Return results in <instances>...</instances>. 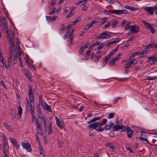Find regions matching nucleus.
I'll use <instances>...</instances> for the list:
<instances>
[{
	"mask_svg": "<svg viewBox=\"0 0 157 157\" xmlns=\"http://www.w3.org/2000/svg\"><path fill=\"white\" fill-rule=\"evenodd\" d=\"M111 37V35L109 34L108 32L106 31L102 33L100 35L97 37L98 39H106Z\"/></svg>",
	"mask_w": 157,
	"mask_h": 157,
	"instance_id": "20e7f679",
	"label": "nucleus"
},
{
	"mask_svg": "<svg viewBox=\"0 0 157 157\" xmlns=\"http://www.w3.org/2000/svg\"><path fill=\"white\" fill-rule=\"evenodd\" d=\"M25 76L29 80H31V77L29 75V73L27 71V72L25 73Z\"/></svg>",
	"mask_w": 157,
	"mask_h": 157,
	"instance_id": "ea45409f",
	"label": "nucleus"
},
{
	"mask_svg": "<svg viewBox=\"0 0 157 157\" xmlns=\"http://www.w3.org/2000/svg\"><path fill=\"white\" fill-rule=\"evenodd\" d=\"M73 13L71 11H70L69 13L67 15V17L68 18H69L73 15Z\"/></svg>",
	"mask_w": 157,
	"mask_h": 157,
	"instance_id": "4d7b16f0",
	"label": "nucleus"
},
{
	"mask_svg": "<svg viewBox=\"0 0 157 157\" xmlns=\"http://www.w3.org/2000/svg\"><path fill=\"white\" fill-rule=\"evenodd\" d=\"M18 112L17 114V115L18 116V119H20L21 117V115L22 112V109L20 105L18 106Z\"/></svg>",
	"mask_w": 157,
	"mask_h": 157,
	"instance_id": "4be33fe9",
	"label": "nucleus"
},
{
	"mask_svg": "<svg viewBox=\"0 0 157 157\" xmlns=\"http://www.w3.org/2000/svg\"><path fill=\"white\" fill-rule=\"evenodd\" d=\"M35 123L36 128L37 132L36 133H39V134L42 135V133L41 132L42 125L39 123L38 120L37 119L35 120Z\"/></svg>",
	"mask_w": 157,
	"mask_h": 157,
	"instance_id": "39448f33",
	"label": "nucleus"
},
{
	"mask_svg": "<svg viewBox=\"0 0 157 157\" xmlns=\"http://www.w3.org/2000/svg\"><path fill=\"white\" fill-rule=\"evenodd\" d=\"M144 134H145V133H143L142 132L141 133L140 135V139L141 140H142L145 141H146L147 142H148V141L147 140V139H145V138H144V137H143Z\"/></svg>",
	"mask_w": 157,
	"mask_h": 157,
	"instance_id": "e433bc0d",
	"label": "nucleus"
},
{
	"mask_svg": "<svg viewBox=\"0 0 157 157\" xmlns=\"http://www.w3.org/2000/svg\"><path fill=\"white\" fill-rule=\"evenodd\" d=\"M91 52L90 49H88V51L86 52V55L85 57V59L88 60L89 58L90 54Z\"/></svg>",
	"mask_w": 157,
	"mask_h": 157,
	"instance_id": "a878e982",
	"label": "nucleus"
},
{
	"mask_svg": "<svg viewBox=\"0 0 157 157\" xmlns=\"http://www.w3.org/2000/svg\"><path fill=\"white\" fill-rule=\"evenodd\" d=\"M72 24H70L66 28V29L68 28L69 29L67 30V33L65 34L64 35V39H67V36L69 35V34L70 33V29L71 28L72 26Z\"/></svg>",
	"mask_w": 157,
	"mask_h": 157,
	"instance_id": "a211bd4d",
	"label": "nucleus"
},
{
	"mask_svg": "<svg viewBox=\"0 0 157 157\" xmlns=\"http://www.w3.org/2000/svg\"><path fill=\"white\" fill-rule=\"evenodd\" d=\"M154 44L153 43H151V44H149L146 45V48L145 49H149L152 48L153 47Z\"/></svg>",
	"mask_w": 157,
	"mask_h": 157,
	"instance_id": "a18cd8bd",
	"label": "nucleus"
},
{
	"mask_svg": "<svg viewBox=\"0 0 157 157\" xmlns=\"http://www.w3.org/2000/svg\"><path fill=\"white\" fill-rule=\"evenodd\" d=\"M56 10V8L55 7L53 8V9H52V11H51L50 12V13H49V14L52 15V14H53L55 13Z\"/></svg>",
	"mask_w": 157,
	"mask_h": 157,
	"instance_id": "680f3d73",
	"label": "nucleus"
},
{
	"mask_svg": "<svg viewBox=\"0 0 157 157\" xmlns=\"http://www.w3.org/2000/svg\"><path fill=\"white\" fill-rule=\"evenodd\" d=\"M113 126V123L112 122H110L109 124L105 125V131L109 130L111 129L112 127Z\"/></svg>",
	"mask_w": 157,
	"mask_h": 157,
	"instance_id": "f3484780",
	"label": "nucleus"
},
{
	"mask_svg": "<svg viewBox=\"0 0 157 157\" xmlns=\"http://www.w3.org/2000/svg\"><path fill=\"white\" fill-rule=\"evenodd\" d=\"M114 113H111L109 114L108 116V118L109 119L113 117Z\"/></svg>",
	"mask_w": 157,
	"mask_h": 157,
	"instance_id": "5fc2aeb1",
	"label": "nucleus"
},
{
	"mask_svg": "<svg viewBox=\"0 0 157 157\" xmlns=\"http://www.w3.org/2000/svg\"><path fill=\"white\" fill-rule=\"evenodd\" d=\"M111 24V22L110 21H108L106 23V24L104 25V29H106L108 28L110 26Z\"/></svg>",
	"mask_w": 157,
	"mask_h": 157,
	"instance_id": "72a5a7b5",
	"label": "nucleus"
},
{
	"mask_svg": "<svg viewBox=\"0 0 157 157\" xmlns=\"http://www.w3.org/2000/svg\"><path fill=\"white\" fill-rule=\"evenodd\" d=\"M86 0H83L82 1H78L76 3V4L79 5L81 3L82 5H84L86 3Z\"/></svg>",
	"mask_w": 157,
	"mask_h": 157,
	"instance_id": "473e14b6",
	"label": "nucleus"
},
{
	"mask_svg": "<svg viewBox=\"0 0 157 157\" xmlns=\"http://www.w3.org/2000/svg\"><path fill=\"white\" fill-rule=\"evenodd\" d=\"M127 22V21L125 20H124L122 21L121 25L122 27H124L125 26V25Z\"/></svg>",
	"mask_w": 157,
	"mask_h": 157,
	"instance_id": "e2e57ef3",
	"label": "nucleus"
},
{
	"mask_svg": "<svg viewBox=\"0 0 157 157\" xmlns=\"http://www.w3.org/2000/svg\"><path fill=\"white\" fill-rule=\"evenodd\" d=\"M105 145L107 147H109L112 150L115 149V147L113 145V144L110 143H108L105 144Z\"/></svg>",
	"mask_w": 157,
	"mask_h": 157,
	"instance_id": "bb28decb",
	"label": "nucleus"
},
{
	"mask_svg": "<svg viewBox=\"0 0 157 157\" xmlns=\"http://www.w3.org/2000/svg\"><path fill=\"white\" fill-rule=\"evenodd\" d=\"M10 140L13 145L15 146L16 149H17L20 146V144L18 143L17 141L14 138L10 137Z\"/></svg>",
	"mask_w": 157,
	"mask_h": 157,
	"instance_id": "1a4fd4ad",
	"label": "nucleus"
},
{
	"mask_svg": "<svg viewBox=\"0 0 157 157\" xmlns=\"http://www.w3.org/2000/svg\"><path fill=\"white\" fill-rule=\"evenodd\" d=\"M38 146L40 151V157H44V154L43 153L44 151L42 147L40 144V142H38Z\"/></svg>",
	"mask_w": 157,
	"mask_h": 157,
	"instance_id": "aec40b11",
	"label": "nucleus"
},
{
	"mask_svg": "<svg viewBox=\"0 0 157 157\" xmlns=\"http://www.w3.org/2000/svg\"><path fill=\"white\" fill-rule=\"evenodd\" d=\"M135 60V59H128V60L126 62L125 66L129 67L133 64V62Z\"/></svg>",
	"mask_w": 157,
	"mask_h": 157,
	"instance_id": "dca6fc26",
	"label": "nucleus"
},
{
	"mask_svg": "<svg viewBox=\"0 0 157 157\" xmlns=\"http://www.w3.org/2000/svg\"><path fill=\"white\" fill-rule=\"evenodd\" d=\"M144 10L147 11L151 15H153L154 14V7L153 8L151 7H146L144 8Z\"/></svg>",
	"mask_w": 157,
	"mask_h": 157,
	"instance_id": "4468645a",
	"label": "nucleus"
},
{
	"mask_svg": "<svg viewBox=\"0 0 157 157\" xmlns=\"http://www.w3.org/2000/svg\"><path fill=\"white\" fill-rule=\"evenodd\" d=\"M3 144H8L7 143V141L5 137H3Z\"/></svg>",
	"mask_w": 157,
	"mask_h": 157,
	"instance_id": "bf43d9fd",
	"label": "nucleus"
},
{
	"mask_svg": "<svg viewBox=\"0 0 157 157\" xmlns=\"http://www.w3.org/2000/svg\"><path fill=\"white\" fill-rule=\"evenodd\" d=\"M100 20H102L101 22V25H103L107 21V19L106 17L103 18V19L100 18Z\"/></svg>",
	"mask_w": 157,
	"mask_h": 157,
	"instance_id": "79ce46f5",
	"label": "nucleus"
},
{
	"mask_svg": "<svg viewBox=\"0 0 157 157\" xmlns=\"http://www.w3.org/2000/svg\"><path fill=\"white\" fill-rule=\"evenodd\" d=\"M42 106L44 110H46L47 111L50 112H52V109L50 105H48L47 103H45L44 105L43 104Z\"/></svg>",
	"mask_w": 157,
	"mask_h": 157,
	"instance_id": "412c9836",
	"label": "nucleus"
},
{
	"mask_svg": "<svg viewBox=\"0 0 157 157\" xmlns=\"http://www.w3.org/2000/svg\"><path fill=\"white\" fill-rule=\"evenodd\" d=\"M27 107L29 110H32V109H35V104L34 103H29L28 99H27Z\"/></svg>",
	"mask_w": 157,
	"mask_h": 157,
	"instance_id": "2eb2a0df",
	"label": "nucleus"
},
{
	"mask_svg": "<svg viewBox=\"0 0 157 157\" xmlns=\"http://www.w3.org/2000/svg\"><path fill=\"white\" fill-rule=\"evenodd\" d=\"M117 23H118L117 21L116 20V21H114L112 23V27L113 28H114V27H115L117 25Z\"/></svg>",
	"mask_w": 157,
	"mask_h": 157,
	"instance_id": "3c124183",
	"label": "nucleus"
},
{
	"mask_svg": "<svg viewBox=\"0 0 157 157\" xmlns=\"http://www.w3.org/2000/svg\"><path fill=\"white\" fill-rule=\"evenodd\" d=\"M29 96V100L30 102L32 103H34L33 101H34V100L33 98V96Z\"/></svg>",
	"mask_w": 157,
	"mask_h": 157,
	"instance_id": "09e8293b",
	"label": "nucleus"
},
{
	"mask_svg": "<svg viewBox=\"0 0 157 157\" xmlns=\"http://www.w3.org/2000/svg\"><path fill=\"white\" fill-rule=\"evenodd\" d=\"M154 12L157 15V4L154 6Z\"/></svg>",
	"mask_w": 157,
	"mask_h": 157,
	"instance_id": "13d9d810",
	"label": "nucleus"
},
{
	"mask_svg": "<svg viewBox=\"0 0 157 157\" xmlns=\"http://www.w3.org/2000/svg\"><path fill=\"white\" fill-rule=\"evenodd\" d=\"M130 31L132 33H136L139 31V27L136 25H131V26Z\"/></svg>",
	"mask_w": 157,
	"mask_h": 157,
	"instance_id": "f8f14e48",
	"label": "nucleus"
},
{
	"mask_svg": "<svg viewBox=\"0 0 157 157\" xmlns=\"http://www.w3.org/2000/svg\"><path fill=\"white\" fill-rule=\"evenodd\" d=\"M142 22L147 26V27L150 30L152 34L154 33L155 30L151 24L145 21H143Z\"/></svg>",
	"mask_w": 157,
	"mask_h": 157,
	"instance_id": "0eeeda50",
	"label": "nucleus"
},
{
	"mask_svg": "<svg viewBox=\"0 0 157 157\" xmlns=\"http://www.w3.org/2000/svg\"><path fill=\"white\" fill-rule=\"evenodd\" d=\"M39 97V102L40 105L41 106L43 105V101L42 100V96L41 94H39L38 95Z\"/></svg>",
	"mask_w": 157,
	"mask_h": 157,
	"instance_id": "2f4dec72",
	"label": "nucleus"
},
{
	"mask_svg": "<svg viewBox=\"0 0 157 157\" xmlns=\"http://www.w3.org/2000/svg\"><path fill=\"white\" fill-rule=\"evenodd\" d=\"M56 123L58 127L60 129L63 128L64 126H65L64 124L62 121H60L59 119L57 117H56Z\"/></svg>",
	"mask_w": 157,
	"mask_h": 157,
	"instance_id": "9b49d317",
	"label": "nucleus"
},
{
	"mask_svg": "<svg viewBox=\"0 0 157 157\" xmlns=\"http://www.w3.org/2000/svg\"><path fill=\"white\" fill-rule=\"evenodd\" d=\"M111 57L108 55L105 57L103 62V63L104 65H105L106 64L107 61L109 60V59H110Z\"/></svg>",
	"mask_w": 157,
	"mask_h": 157,
	"instance_id": "c85d7f7f",
	"label": "nucleus"
},
{
	"mask_svg": "<svg viewBox=\"0 0 157 157\" xmlns=\"http://www.w3.org/2000/svg\"><path fill=\"white\" fill-rule=\"evenodd\" d=\"M120 125H115L113 126V130L114 131H116L120 130Z\"/></svg>",
	"mask_w": 157,
	"mask_h": 157,
	"instance_id": "7c9ffc66",
	"label": "nucleus"
},
{
	"mask_svg": "<svg viewBox=\"0 0 157 157\" xmlns=\"http://www.w3.org/2000/svg\"><path fill=\"white\" fill-rule=\"evenodd\" d=\"M6 33L7 34V37L10 41V48H13L14 47V41L15 39L14 37V34L12 31H9L7 30Z\"/></svg>",
	"mask_w": 157,
	"mask_h": 157,
	"instance_id": "f257e3e1",
	"label": "nucleus"
},
{
	"mask_svg": "<svg viewBox=\"0 0 157 157\" xmlns=\"http://www.w3.org/2000/svg\"><path fill=\"white\" fill-rule=\"evenodd\" d=\"M105 46L103 43H101L98 47V49H101L103 47Z\"/></svg>",
	"mask_w": 157,
	"mask_h": 157,
	"instance_id": "69168bd1",
	"label": "nucleus"
},
{
	"mask_svg": "<svg viewBox=\"0 0 157 157\" xmlns=\"http://www.w3.org/2000/svg\"><path fill=\"white\" fill-rule=\"evenodd\" d=\"M147 58L148 60L147 61V63H149L151 61L152 63L156 62H157V55L154 54L151 56L148 57Z\"/></svg>",
	"mask_w": 157,
	"mask_h": 157,
	"instance_id": "6e6552de",
	"label": "nucleus"
},
{
	"mask_svg": "<svg viewBox=\"0 0 157 157\" xmlns=\"http://www.w3.org/2000/svg\"><path fill=\"white\" fill-rule=\"evenodd\" d=\"M101 117H94L92 119L90 120V121H89L88 122V124H90L91 123L94 122L98 120H100Z\"/></svg>",
	"mask_w": 157,
	"mask_h": 157,
	"instance_id": "5701e85b",
	"label": "nucleus"
},
{
	"mask_svg": "<svg viewBox=\"0 0 157 157\" xmlns=\"http://www.w3.org/2000/svg\"><path fill=\"white\" fill-rule=\"evenodd\" d=\"M140 53V51L139 52H136L132 53V56H135L136 55H138Z\"/></svg>",
	"mask_w": 157,
	"mask_h": 157,
	"instance_id": "338daca9",
	"label": "nucleus"
},
{
	"mask_svg": "<svg viewBox=\"0 0 157 157\" xmlns=\"http://www.w3.org/2000/svg\"><path fill=\"white\" fill-rule=\"evenodd\" d=\"M0 83L1 84V85H2L5 89L6 90L7 89L6 87L4 82L2 80L0 81Z\"/></svg>",
	"mask_w": 157,
	"mask_h": 157,
	"instance_id": "8fccbe9b",
	"label": "nucleus"
},
{
	"mask_svg": "<svg viewBox=\"0 0 157 157\" xmlns=\"http://www.w3.org/2000/svg\"><path fill=\"white\" fill-rule=\"evenodd\" d=\"M19 61L20 66L22 67L23 66L22 60L20 56H19Z\"/></svg>",
	"mask_w": 157,
	"mask_h": 157,
	"instance_id": "6e6d98bb",
	"label": "nucleus"
},
{
	"mask_svg": "<svg viewBox=\"0 0 157 157\" xmlns=\"http://www.w3.org/2000/svg\"><path fill=\"white\" fill-rule=\"evenodd\" d=\"M140 54L141 55V56L140 57V58L146 56L147 54L149 53L148 50L146 49L141 50L140 51Z\"/></svg>",
	"mask_w": 157,
	"mask_h": 157,
	"instance_id": "ddd939ff",
	"label": "nucleus"
},
{
	"mask_svg": "<svg viewBox=\"0 0 157 157\" xmlns=\"http://www.w3.org/2000/svg\"><path fill=\"white\" fill-rule=\"evenodd\" d=\"M125 8L126 9H129L131 10L132 11H134V10H138V8H136L135 7H134L133 6H125Z\"/></svg>",
	"mask_w": 157,
	"mask_h": 157,
	"instance_id": "b1692460",
	"label": "nucleus"
},
{
	"mask_svg": "<svg viewBox=\"0 0 157 157\" xmlns=\"http://www.w3.org/2000/svg\"><path fill=\"white\" fill-rule=\"evenodd\" d=\"M77 109H78L80 112H82L84 111V107L82 106H81L79 108H77Z\"/></svg>",
	"mask_w": 157,
	"mask_h": 157,
	"instance_id": "052dcab7",
	"label": "nucleus"
},
{
	"mask_svg": "<svg viewBox=\"0 0 157 157\" xmlns=\"http://www.w3.org/2000/svg\"><path fill=\"white\" fill-rule=\"evenodd\" d=\"M130 25V23H128L125 26L124 29L125 30L128 29L131 27Z\"/></svg>",
	"mask_w": 157,
	"mask_h": 157,
	"instance_id": "864d4df0",
	"label": "nucleus"
},
{
	"mask_svg": "<svg viewBox=\"0 0 157 157\" xmlns=\"http://www.w3.org/2000/svg\"><path fill=\"white\" fill-rule=\"evenodd\" d=\"M101 57V56L100 55L96 56L95 57V59L94 60V62H95L97 63L99 60V58Z\"/></svg>",
	"mask_w": 157,
	"mask_h": 157,
	"instance_id": "de8ad7c7",
	"label": "nucleus"
},
{
	"mask_svg": "<svg viewBox=\"0 0 157 157\" xmlns=\"http://www.w3.org/2000/svg\"><path fill=\"white\" fill-rule=\"evenodd\" d=\"M129 127L126 126H123V125H120V130L121 132H123L127 130Z\"/></svg>",
	"mask_w": 157,
	"mask_h": 157,
	"instance_id": "cd10ccee",
	"label": "nucleus"
},
{
	"mask_svg": "<svg viewBox=\"0 0 157 157\" xmlns=\"http://www.w3.org/2000/svg\"><path fill=\"white\" fill-rule=\"evenodd\" d=\"M88 8V7L86 5H85L83 6L82 8V10L83 11L86 10V9Z\"/></svg>",
	"mask_w": 157,
	"mask_h": 157,
	"instance_id": "774afa93",
	"label": "nucleus"
},
{
	"mask_svg": "<svg viewBox=\"0 0 157 157\" xmlns=\"http://www.w3.org/2000/svg\"><path fill=\"white\" fill-rule=\"evenodd\" d=\"M125 72L126 74H127L128 73L129 71V67L124 66Z\"/></svg>",
	"mask_w": 157,
	"mask_h": 157,
	"instance_id": "0e129e2a",
	"label": "nucleus"
},
{
	"mask_svg": "<svg viewBox=\"0 0 157 157\" xmlns=\"http://www.w3.org/2000/svg\"><path fill=\"white\" fill-rule=\"evenodd\" d=\"M133 130L131 129V128L129 127L127 130V135L128 138L131 139L132 137V135L133 133Z\"/></svg>",
	"mask_w": 157,
	"mask_h": 157,
	"instance_id": "6ab92c4d",
	"label": "nucleus"
},
{
	"mask_svg": "<svg viewBox=\"0 0 157 157\" xmlns=\"http://www.w3.org/2000/svg\"><path fill=\"white\" fill-rule=\"evenodd\" d=\"M4 125L6 128L10 131H12V129L11 128L7 123H4Z\"/></svg>",
	"mask_w": 157,
	"mask_h": 157,
	"instance_id": "c756f323",
	"label": "nucleus"
},
{
	"mask_svg": "<svg viewBox=\"0 0 157 157\" xmlns=\"http://www.w3.org/2000/svg\"><path fill=\"white\" fill-rule=\"evenodd\" d=\"M73 35L72 34H70L69 36V37L70 38L68 40V44H69L70 46L73 41Z\"/></svg>",
	"mask_w": 157,
	"mask_h": 157,
	"instance_id": "393cba45",
	"label": "nucleus"
},
{
	"mask_svg": "<svg viewBox=\"0 0 157 157\" xmlns=\"http://www.w3.org/2000/svg\"><path fill=\"white\" fill-rule=\"evenodd\" d=\"M21 144L23 147L26 149L28 151H31V146L29 143L27 142L25 143L24 142H22L21 143Z\"/></svg>",
	"mask_w": 157,
	"mask_h": 157,
	"instance_id": "9d476101",
	"label": "nucleus"
},
{
	"mask_svg": "<svg viewBox=\"0 0 157 157\" xmlns=\"http://www.w3.org/2000/svg\"><path fill=\"white\" fill-rule=\"evenodd\" d=\"M1 62H2V64H3V66L6 68L7 69V65H6V62L5 60L4 59V58L3 59H1Z\"/></svg>",
	"mask_w": 157,
	"mask_h": 157,
	"instance_id": "4c0bfd02",
	"label": "nucleus"
},
{
	"mask_svg": "<svg viewBox=\"0 0 157 157\" xmlns=\"http://www.w3.org/2000/svg\"><path fill=\"white\" fill-rule=\"evenodd\" d=\"M3 153L5 157H9L8 155V150L9 146L8 144H3Z\"/></svg>",
	"mask_w": 157,
	"mask_h": 157,
	"instance_id": "423d86ee",
	"label": "nucleus"
},
{
	"mask_svg": "<svg viewBox=\"0 0 157 157\" xmlns=\"http://www.w3.org/2000/svg\"><path fill=\"white\" fill-rule=\"evenodd\" d=\"M11 113L14 118H15L16 116V111L13 109H12L11 110Z\"/></svg>",
	"mask_w": 157,
	"mask_h": 157,
	"instance_id": "58836bf2",
	"label": "nucleus"
},
{
	"mask_svg": "<svg viewBox=\"0 0 157 157\" xmlns=\"http://www.w3.org/2000/svg\"><path fill=\"white\" fill-rule=\"evenodd\" d=\"M65 25L64 24H62L61 26V28L60 29V32L61 33H63L64 31V30L65 28Z\"/></svg>",
	"mask_w": 157,
	"mask_h": 157,
	"instance_id": "c9c22d12",
	"label": "nucleus"
},
{
	"mask_svg": "<svg viewBox=\"0 0 157 157\" xmlns=\"http://www.w3.org/2000/svg\"><path fill=\"white\" fill-rule=\"evenodd\" d=\"M146 79L148 80H153L156 79L157 78L156 76H147L146 77Z\"/></svg>",
	"mask_w": 157,
	"mask_h": 157,
	"instance_id": "f704fd0d",
	"label": "nucleus"
},
{
	"mask_svg": "<svg viewBox=\"0 0 157 157\" xmlns=\"http://www.w3.org/2000/svg\"><path fill=\"white\" fill-rule=\"evenodd\" d=\"M48 130H49V132H48L49 134H50V135L52 134L53 133V132L52 129L51 124H50L48 126Z\"/></svg>",
	"mask_w": 157,
	"mask_h": 157,
	"instance_id": "37998d69",
	"label": "nucleus"
},
{
	"mask_svg": "<svg viewBox=\"0 0 157 157\" xmlns=\"http://www.w3.org/2000/svg\"><path fill=\"white\" fill-rule=\"evenodd\" d=\"M84 47L83 46H81V48H80L79 50V54L80 55H82V54L84 50Z\"/></svg>",
	"mask_w": 157,
	"mask_h": 157,
	"instance_id": "c03bdc74",
	"label": "nucleus"
},
{
	"mask_svg": "<svg viewBox=\"0 0 157 157\" xmlns=\"http://www.w3.org/2000/svg\"><path fill=\"white\" fill-rule=\"evenodd\" d=\"M116 61L113 59L112 58V60L109 63V65L113 66L114 65Z\"/></svg>",
	"mask_w": 157,
	"mask_h": 157,
	"instance_id": "49530a36",
	"label": "nucleus"
},
{
	"mask_svg": "<svg viewBox=\"0 0 157 157\" xmlns=\"http://www.w3.org/2000/svg\"><path fill=\"white\" fill-rule=\"evenodd\" d=\"M104 12L108 15H109L110 13H115L117 15H121L123 13L126 14L128 12L125 10H109L108 11L105 10Z\"/></svg>",
	"mask_w": 157,
	"mask_h": 157,
	"instance_id": "f03ea898",
	"label": "nucleus"
},
{
	"mask_svg": "<svg viewBox=\"0 0 157 157\" xmlns=\"http://www.w3.org/2000/svg\"><path fill=\"white\" fill-rule=\"evenodd\" d=\"M13 48H9V56H13Z\"/></svg>",
	"mask_w": 157,
	"mask_h": 157,
	"instance_id": "603ef678",
	"label": "nucleus"
},
{
	"mask_svg": "<svg viewBox=\"0 0 157 157\" xmlns=\"http://www.w3.org/2000/svg\"><path fill=\"white\" fill-rule=\"evenodd\" d=\"M36 110L37 112V113H38V116L39 118H40V114L42 115L41 113V111L40 110V105H38V107L36 109Z\"/></svg>",
	"mask_w": 157,
	"mask_h": 157,
	"instance_id": "a19ab883",
	"label": "nucleus"
},
{
	"mask_svg": "<svg viewBox=\"0 0 157 157\" xmlns=\"http://www.w3.org/2000/svg\"><path fill=\"white\" fill-rule=\"evenodd\" d=\"M90 124L87 126V127L89 128V129L92 128L94 129L98 132H102L104 131V129L101 127L99 126V122H96Z\"/></svg>",
	"mask_w": 157,
	"mask_h": 157,
	"instance_id": "7ed1b4c3",
	"label": "nucleus"
}]
</instances>
